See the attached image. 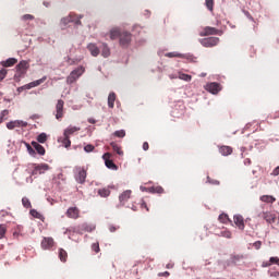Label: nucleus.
Listing matches in <instances>:
<instances>
[{"label": "nucleus", "instance_id": "nucleus-1", "mask_svg": "<svg viewBox=\"0 0 279 279\" xmlns=\"http://www.w3.org/2000/svg\"><path fill=\"white\" fill-rule=\"evenodd\" d=\"M87 170L84 167L74 168V178L78 184L86 182Z\"/></svg>", "mask_w": 279, "mask_h": 279}, {"label": "nucleus", "instance_id": "nucleus-2", "mask_svg": "<svg viewBox=\"0 0 279 279\" xmlns=\"http://www.w3.org/2000/svg\"><path fill=\"white\" fill-rule=\"evenodd\" d=\"M86 69L84 66H78L77 69L73 70L70 75L66 77L68 84H74V82L84 75Z\"/></svg>", "mask_w": 279, "mask_h": 279}, {"label": "nucleus", "instance_id": "nucleus-3", "mask_svg": "<svg viewBox=\"0 0 279 279\" xmlns=\"http://www.w3.org/2000/svg\"><path fill=\"white\" fill-rule=\"evenodd\" d=\"M15 69H16L15 77H25V73H27V70L29 69V62L21 61L15 66Z\"/></svg>", "mask_w": 279, "mask_h": 279}, {"label": "nucleus", "instance_id": "nucleus-4", "mask_svg": "<svg viewBox=\"0 0 279 279\" xmlns=\"http://www.w3.org/2000/svg\"><path fill=\"white\" fill-rule=\"evenodd\" d=\"M54 117L57 121H62L64 118V100L59 99L56 105Z\"/></svg>", "mask_w": 279, "mask_h": 279}, {"label": "nucleus", "instance_id": "nucleus-5", "mask_svg": "<svg viewBox=\"0 0 279 279\" xmlns=\"http://www.w3.org/2000/svg\"><path fill=\"white\" fill-rule=\"evenodd\" d=\"M219 37H207L201 39V45L207 48L217 47L219 45Z\"/></svg>", "mask_w": 279, "mask_h": 279}, {"label": "nucleus", "instance_id": "nucleus-6", "mask_svg": "<svg viewBox=\"0 0 279 279\" xmlns=\"http://www.w3.org/2000/svg\"><path fill=\"white\" fill-rule=\"evenodd\" d=\"M223 32L215 27L207 26L199 33V36H221Z\"/></svg>", "mask_w": 279, "mask_h": 279}, {"label": "nucleus", "instance_id": "nucleus-7", "mask_svg": "<svg viewBox=\"0 0 279 279\" xmlns=\"http://www.w3.org/2000/svg\"><path fill=\"white\" fill-rule=\"evenodd\" d=\"M132 43V34L129 32H122L120 35V47H130V44Z\"/></svg>", "mask_w": 279, "mask_h": 279}, {"label": "nucleus", "instance_id": "nucleus-8", "mask_svg": "<svg viewBox=\"0 0 279 279\" xmlns=\"http://www.w3.org/2000/svg\"><path fill=\"white\" fill-rule=\"evenodd\" d=\"M110 158H112V154H110V153H106L102 155V159L105 160L106 167L108 169H112L113 171H116L117 165Z\"/></svg>", "mask_w": 279, "mask_h": 279}, {"label": "nucleus", "instance_id": "nucleus-9", "mask_svg": "<svg viewBox=\"0 0 279 279\" xmlns=\"http://www.w3.org/2000/svg\"><path fill=\"white\" fill-rule=\"evenodd\" d=\"M8 130H14L15 128H27V122L23 120H14L7 123Z\"/></svg>", "mask_w": 279, "mask_h": 279}, {"label": "nucleus", "instance_id": "nucleus-10", "mask_svg": "<svg viewBox=\"0 0 279 279\" xmlns=\"http://www.w3.org/2000/svg\"><path fill=\"white\" fill-rule=\"evenodd\" d=\"M65 215L68 219H80V208L69 207Z\"/></svg>", "mask_w": 279, "mask_h": 279}, {"label": "nucleus", "instance_id": "nucleus-11", "mask_svg": "<svg viewBox=\"0 0 279 279\" xmlns=\"http://www.w3.org/2000/svg\"><path fill=\"white\" fill-rule=\"evenodd\" d=\"M258 217L264 218L267 223H276V214H272L271 211H263Z\"/></svg>", "mask_w": 279, "mask_h": 279}, {"label": "nucleus", "instance_id": "nucleus-12", "mask_svg": "<svg viewBox=\"0 0 279 279\" xmlns=\"http://www.w3.org/2000/svg\"><path fill=\"white\" fill-rule=\"evenodd\" d=\"M206 90L211 93V95H217L221 90V85L219 83H209L206 85Z\"/></svg>", "mask_w": 279, "mask_h": 279}, {"label": "nucleus", "instance_id": "nucleus-13", "mask_svg": "<svg viewBox=\"0 0 279 279\" xmlns=\"http://www.w3.org/2000/svg\"><path fill=\"white\" fill-rule=\"evenodd\" d=\"M45 171H49V165L47 163L38 165L33 170V175H41V173H45Z\"/></svg>", "mask_w": 279, "mask_h": 279}, {"label": "nucleus", "instance_id": "nucleus-14", "mask_svg": "<svg viewBox=\"0 0 279 279\" xmlns=\"http://www.w3.org/2000/svg\"><path fill=\"white\" fill-rule=\"evenodd\" d=\"M56 245L53 238H44L41 241V248L43 250H51Z\"/></svg>", "mask_w": 279, "mask_h": 279}, {"label": "nucleus", "instance_id": "nucleus-15", "mask_svg": "<svg viewBox=\"0 0 279 279\" xmlns=\"http://www.w3.org/2000/svg\"><path fill=\"white\" fill-rule=\"evenodd\" d=\"M233 221L235 226L239 228V230H245V220L243 219V216L235 215L233 217Z\"/></svg>", "mask_w": 279, "mask_h": 279}, {"label": "nucleus", "instance_id": "nucleus-16", "mask_svg": "<svg viewBox=\"0 0 279 279\" xmlns=\"http://www.w3.org/2000/svg\"><path fill=\"white\" fill-rule=\"evenodd\" d=\"M87 49L90 52V56H93L94 58H97V56H99L100 53V50H99V47H97V44H93V43L88 44Z\"/></svg>", "mask_w": 279, "mask_h": 279}, {"label": "nucleus", "instance_id": "nucleus-17", "mask_svg": "<svg viewBox=\"0 0 279 279\" xmlns=\"http://www.w3.org/2000/svg\"><path fill=\"white\" fill-rule=\"evenodd\" d=\"M132 196V191L131 190H126L124 191L120 196H119V201L120 204H125V202H128V199H130V197Z\"/></svg>", "mask_w": 279, "mask_h": 279}, {"label": "nucleus", "instance_id": "nucleus-18", "mask_svg": "<svg viewBox=\"0 0 279 279\" xmlns=\"http://www.w3.org/2000/svg\"><path fill=\"white\" fill-rule=\"evenodd\" d=\"M80 128L77 126H69L68 129L64 130L63 136H68L69 138H71V136H73V134H75V132H80Z\"/></svg>", "mask_w": 279, "mask_h": 279}, {"label": "nucleus", "instance_id": "nucleus-19", "mask_svg": "<svg viewBox=\"0 0 279 279\" xmlns=\"http://www.w3.org/2000/svg\"><path fill=\"white\" fill-rule=\"evenodd\" d=\"M19 60L16 58H9L5 61H1V66H4L5 69L10 66H14Z\"/></svg>", "mask_w": 279, "mask_h": 279}, {"label": "nucleus", "instance_id": "nucleus-20", "mask_svg": "<svg viewBox=\"0 0 279 279\" xmlns=\"http://www.w3.org/2000/svg\"><path fill=\"white\" fill-rule=\"evenodd\" d=\"M32 146L34 147V149H36V151H37V154H39V156H45L46 150L43 145H40L38 142H32Z\"/></svg>", "mask_w": 279, "mask_h": 279}, {"label": "nucleus", "instance_id": "nucleus-21", "mask_svg": "<svg viewBox=\"0 0 279 279\" xmlns=\"http://www.w3.org/2000/svg\"><path fill=\"white\" fill-rule=\"evenodd\" d=\"M121 29L112 28L109 33L110 40H117V38H121Z\"/></svg>", "mask_w": 279, "mask_h": 279}, {"label": "nucleus", "instance_id": "nucleus-22", "mask_svg": "<svg viewBox=\"0 0 279 279\" xmlns=\"http://www.w3.org/2000/svg\"><path fill=\"white\" fill-rule=\"evenodd\" d=\"M219 151L221 156H230L232 155V147L230 146H220Z\"/></svg>", "mask_w": 279, "mask_h": 279}, {"label": "nucleus", "instance_id": "nucleus-23", "mask_svg": "<svg viewBox=\"0 0 279 279\" xmlns=\"http://www.w3.org/2000/svg\"><path fill=\"white\" fill-rule=\"evenodd\" d=\"M47 77L39 78L37 81L31 82L26 85V88H36V86H40V84L45 83Z\"/></svg>", "mask_w": 279, "mask_h": 279}, {"label": "nucleus", "instance_id": "nucleus-24", "mask_svg": "<svg viewBox=\"0 0 279 279\" xmlns=\"http://www.w3.org/2000/svg\"><path fill=\"white\" fill-rule=\"evenodd\" d=\"M114 101H117V94L111 92L108 96V107L111 109L114 108Z\"/></svg>", "mask_w": 279, "mask_h": 279}, {"label": "nucleus", "instance_id": "nucleus-25", "mask_svg": "<svg viewBox=\"0 0 279 279\" xmlns=\"http://www.w3.org/2000/svg\"><path fill=\"white\" fill-rule=\"evenodd\" d=\"M271 265H278L279 266V257H270L269 262H266L263 264V267H271Z\"/></svg>", "mask_w": 279, "mask_h": 279}, {"label": "nucleus", "instance_id": "nucleus-26", "mask_svg": "<svg viewBox=\"0 0 279 279\" xmlns=\"http://www.w3.org/2000/svg\"><path fill=\"white\" fill-rule=\"evenodd\" d=\"M260 202H264L265 204H274V202H276V197L271 195H263L260 196Z\"/></svg>", "mask_w": 279, "mask_h": 279}, {"label": "nucleus", "instance_id": "nucleus-27", "mask_svg": "<svg viewBox=\"0 0 279 279\" xmlns=\"http://www.w3.org/2000/svg\"><path fill=\"white\" fill-rule=\"evenodd\" d=\"M110 145H111L113 151H116V154H118V156H123V150L121 149V146H119V144H117L116 142H112Z\"/></svg>", "mask_w": 279, "mask_h": 279}, {"label": "nucleus", "instance_id": "nucleus-28", "mask_svg": "<svg viewBox=\"0 0 279 279\" xmlns=\"http://www.w3.org/2000/svg\"><path fill=\"white\" fill-rule=\"evenodd\" d=\"M59 258L61 263H66V258H69V254L64 251V248L59 250Z\"/></svg>", "mask_w": 279, "mask_h": 279}, {"label": "nucleus", "instance_id": "nucleus-29", "mask_svg": "<svg viewBox=\"0 0 279 279\" xmlns=\"http://www.w3.org/2000/svg\"><path fill=\"white\" fill-rule=\"evenodd\" d=\"M98 195L100 197H110V189L104 187V189L98 190Z\"/></svg>", "mask_w": 279, "mask_h": 279}, {"label": "nucleus", "instance_id": "nucleus-30", "mask_svg": "<svg viewBox=\"0 0 279 279\" xmlns=\"http://www.w3.org/2000/svg\"><path fill=\"white\" fill-rule=\"evenodd\" d=\"M243 258H245L243 254L231 255V263L236 265V263H239L240 260H243Z\"/></svg>", "mask_w": 279, "mask_h": 279}, {"label": "nucleus", "instance_id": "nucleus-31", "mask_svg": "<svg viewBox=\"0 0 279 279\" xmlns=\"http://www.w3.org/2000/svg\"><path fill=\"white\" fill-rule=\"evenodd\" d=\"M101 56H102L104 58L110 57V48L108 47L107 44H104L102 51H101Z\"/></svg>", "mask_w": 279, "mask_h": 279}, {"label": "nucleus", "instance_id": "nucleus-32", "mask_svg": "<svg viewBox=\"0 0 279 279\" xmlns=\"http://www.w3.org/2000/svg\"><path fill=\"white\" fill-rule=\"evenodd\" d=\"M179 80H183V82H191V80H193V77L189 74L179 72Z\"/></svg>", "mask_w": 279, "mask_h": 279}, {"label": "nucleus", "instance_id": "nucleus-33", "mask_svg": "<svg viewBox=\"0 0 279 279\" xmlns=\"http://www.w3.org/2000/svg\"><path fill=\"white\" fill-rule=\"evenodd\" d=\"M73 21H75V19H73V14H70L69 16L63 17L61 23H63V25H69V23H73Z\"/></svg>", "mask_w": 279, "mask_h": 279}, {"label": "nucleus", "instance_id": "nucleus-34", "mask_svg": "<svg viewBox=\"0 0 279 279\" xmlns=\"http://www.w3.org/2000/svg\"><path fill=\"white\" fill-rule=\"evenodd\" d=\"M61 143H62L63 147L69 148V146L71 145V137L63 135Z\"/></svg>", "mask_w": 279, "mask_h": 279}, {"label": "nucleus", "instance_id": "nucleus-35", "mask_svg": "<svg viewBox=\"0 0 279 279\" xmlns=\"http://www.w3.org/2000/svg\"><path fill=\"white\" fill-rule=\"evenodd\" d=\"M166 58H184V54L179 52H168L166 53Z\"/></svg>", "mask_w": 279, "mask_h": 279}, {"label": "nucleus", "instance_id": "nucleus-36", "mask_svg": "<svg viewBox=\"0 0 279 279\" xmlns=\"http://www.w3.org/2000/svg\"><path fill=\"white\" fill-rule=\"evenodd\" d=\"M205 5H206V8H207L210 12H213V10H214V8H215V0H206V1H205Z\"/></svg>", "mask_w": 279, "mask_h": 279}, {"label": "nucleus", "instance_id": "nucleus-37", "mask_svg": "<svg viewBox=\"0 0 279 279\" xmlns=\"http://www.w3.org/2000/svg\"><path fill=\"white\" fill-rule=\"evenodd\" d=\"M117 138H125V130H119L113 133Z\"/></svg>", "mask_w": 279, "mask_h": 279}, {"label": "nucleus", "instance_id": "nucleus-38", "mask_svg": "<svg viewBox=\"0 0 279 279\" xmlns=\"http://www.w3.org/2000/svg\"><path fill=\"white\" fill-rule=\"evenodd\" d=\"M31 215L32 217H35V219H43V214L36 209H31Z\"/></svg>", "mask_w": 279, "mask_h": 279}, {"label": "nucleus", "instance_id": "nucleus-39", "mask_svg": "<svg viewBox=\"0 0 279 279\" xmlns=\"http://www.w3.org/2000/svg\"><path fill=\"white\" fill-rule=\"evenodd\" d=\"M37 143H47V133H41L37 136Z\"/></svg>", "mask_w": 279, "mask_h": 279}, {"label": "nucleus", "instance_id": "nucleus-40", "mask_svg": "<svg viewBox=\"0 0 279 279\" xmlns=\"http://www.w3.org/2000/svg\"><path fill=\"white\" fill-rule=\"evenodd\" d=\"M151 193H158L159 195H162V193H165V189H162V186H153Z\"/></svg>", "mask_w": 279, "mask_h": 279}, {"label": "nucleus", "instance_id": "nucleus-41", "mask_svg": "<svg viewBox=\"0 0 279 279\" xmlns=\"http://www.w3.org/2000/svg\"><path fill=\"white\" fill-rule=\"evenodd\" d=\"M23 143H24V145H25V147H26L28 154H29L31 156H34V154H36V150H34V148L32 147V145H29V143H27V142H23Z\"/></svg>", "mask_w": 279, "mask_h": 279}, {"label": "nucleus", "instance_id": "nucleus-42", "mask_svg": "<svg viewBox=\"0 0 279 279\" xmlns=\"http://www.w3.org/2000/svg\"><path fill=\"white\" fill-rule=\"evenodd\" d=\"M22 204H23L24 208H32V202H29V198H27V197L22 198Z\"/></svg>", "mask_w": 279, "mask_h": 279}, {"label": "nucleus", "instance_id": "nucleus-43", "mask_svg": "<svg viewBox=\"0 0 279 279\" xmlns=\"http://www.w3.org/2000/svg\"><path fill=\"white\" fill-rule=\"evenodd\" d=\"M218 219H219V222H220V223H228V221H229L228 215H226V214H221V215L218 217Z\"/></svg>", "mask_w": 279, "mask_h": 279}, {"label": "nucleus", "instance_id": "nucleus-44", "mask_svg": "<svg viewBox=\"0 0 279 279\" xmlns=\"http://www.w3.org/2000/svg\"><path fill=\"white\" fill-rule=\"evenodd\" d=\"M5 232H8V227H5V225H0V239L5 236Z\"/></svg>", "mask_w": 279, "mask_h": 279}, {"label": "nucleus", "instance_id": "nucleus-45", "mask_svg": "<svg viewBox=\"0 0 279 279\" xmlns=\"http://www.w3.org/2000/svg\"><path fill=\"white\" fill-rule=\"evenodd\" d=\"M23 232V226H17L16 230L13 232L14 239H19V235Z\"/></svg>", "mask_w": 279, "mask_h": 279}, {"label": "nucleus", "instance_id": "nucleus-46", "mask_svg": "<svg viewBox=\"0 0 279 279\" xmlns=\"http://www.w3.org/2000/svg\"><path fill=\"white\" fill-rule=\"evenodd\" d=\"M8 114H10V111L8 109L3 110L0 113V123H3V120L5 119V117H8Z\"/></svg>", "mask_w": 279, "mask_h": 279}, {"label": "nucleus", "instance_id": "nucleus-47", "mask_svg": "<svg viewBox=\"0 0 279 279\" xmlns=\"http://www.w3.org/2000/svg\"><path fill=\"white\" fill-rule=\"evenodd\" d=\"M221 236H223L225 239H232V232H230L229 230H225L221 231Z\"/></svg>", "mask_w": 279, "mask_h": 279}, {"label": "nucleus", "instance_id": "nucleus-48", "mask_svg": "<svg viewBox=\"0 0 279 279\" xmlns=\"http://www.w3.org/2000/svg\"><path fill=\"white\" fill-rule=\"evenodd\" d=\"M84 151H86L87 154H90V151H95V146L93 144H87L84 147Z\"/></svg>", "mask_w": 279, "mask_h": 279}, {"label": "nucleus", "instance_id": "nucleus-49", "mask_svg": "<svg viewBox=\"0 0 279 279\" xmlns=\"http://www.w3.org/2000/svg\"><path fill=\"white\" fill-rule=\"evenodd\" d=\"M5 75H8V70H0V82H2V80H5Z\"/></svg>", "mask_w": 279, "mask_h": 279}, {"label": "nucleus", "instance_id": "nucleus-50", "mask_svg": "<svg viewBox=\"0 0 279 279\" xmlns=\"http://www.w3.org/2000/svg\"><path fill=\"white\" fill-rule=\"evenodd\" d=\"M92 250H93V252H95L96 254H99V252H100L99 243H94V244L92 245Z\"/></svg>", "mask_w": 279, "mask_h": 279}, {"label": "nucleus", "instance_id": "nucleus-51", "mask_svg": "<svg viewBox=\"0 0 279 279\" xmlns=\"http://www.w3.org/2000/svg\"><path fill=\"white\" fill-rule=\"evenodd\" d=\"M22 21H34V15H32V14H24L22 16Z\"/></svg>", "mask_w": 279, "mask_h": 279}, {"label": "nucleus", "instance_id": "nucleus-52", "mask_svg": "<svg viewBox=\"0 0 279 279\" xmlns=\"http://www.w3.org/2000/svg\"><path fill=\"white\" fill-rule=\"evenodd\" d=\"M207 182H209V184H215L216 186H219V180H215V179H210V177L207 178Z\"/></svg>", "mask_w": 279, "mask_h": 279}, {"label": "nucleus", "instance_id": "nucleus-53", "mask_svg": "<svg viewBox=\"0 0 279 279\" xmlns=\"http://www.w3.org/2000/svg\"><path fill=\"white\" fill-rule=\"evenodd\" d=\"M253 247H255V250H260V247H263V242L262 241H256L253 244Z\"/></svg>", "mask_w": 279, "mask_h": 279}, {"label": "nucleus", "instance_id": "nucleus-54", "mask_svg": "<svg viewBox=\"0 0 279 279\" xmlns=\"http://www.w3.org/2000/svg\"><path fill=\"white\" fill-rule=\"evenodd\" d=\"M158 276H159V278H162V277L169 278V276H171V274L169 271H163V272H159Z\"/></svg>", "mask_w": 279, "mask_h": 279}, {"label": "nucleus", "instance_id": "nucleus-55", "mask_svg": "<svg viewBox=\"0 0 279 279\" xmlns=\"http://www.w3.org/2000/svg\"><path fill=\"white\" fill-rule=\"evenodd\" d=\"M119 228H120L119 226L110 225L109 226V231L110 232H117V230H119Z\"/></svg>", "mask_w": 279, "mask_h": 279}, {"label": "nucleus", "instance_id": "nucleus-56", "mask_svg": "<svg viewBox=\"0 0 279 279\" xmlns=\"http://www.w3.org/2000/svg\"><path fill=\"white\" fill-rule=\"evenodd\" d=\"M143 149H144V151H147L149 149V143L144 142L143 143Z\"/></svg>", "mask_w": 279, "mask_h": 279}, {"label": "nucleus", "instance_id": "nucleus-57", "mask_svg": "<svg viewBox=\"0 0 279 279\" xmlns=\"http://www.w3.org/2000/svg\"><path fill=\"white\" fill-rule=\"evenodd\" d=\"M271 175H279V166L272 170Z\"/></svg>", "mask_w": 279, "mask_h": 279}, {"label": "nucleus", "instance_id": "nucleus-58", "mask_svg": "<svg viewBox=\"0 0 279 279\" xmlns=\"http://www.w3.org/2000/svg\"><path fill=\"white\" fill-rule=\"evenodd\" d=\"M66 62H68V64H70V66L73 65V64H75L74 59H71L70 57H68Z\"/></svg>", "mask_w": 279, "mask_h": 279}, {"label": "nucleus", "instance_id": "nucleus-59", "mask_svg": "<svg viewBox=\"0 0 279 279\" xmlns=\"http://www.w3.org/2000/svg\"><path fill=\"white\" fill-rule=\"evenodd\" d=\"M244 165L250 167V165H252V160L250 158L244 159Z\"/></svg>", "mask_w": 279, "mask_h": 279}, {"label": "nucleus", "instance_id": "nucleus-60", "mask_svg": "<svg viewBox=\"0 0 279 279\" xmlns=\"http://www.w3.org/2000/svg\"><path fill=\"white\" fill-rule=\"evenodd\" d=\"M31 119L33 121H36V119H40V116L38 113H35V114L31 116Z\"/></svg>", "mask_w": 279, "mask_h": 279}, {"label": "nucleus", "instance_id": "nucleus-61", "mask_svg": "<svg viewBox=\"0 0 279 279\" xmlns=\"http://www.w3.org/2000/svg\"><path fill=\"white\" fill-rule=\"evenodd\" d=\"M0 215H1V217H8V215H10V213H8L7 210H1Z\"/></svg>", "mask_w": 279, "mask_h": 279}, {"label": "nucleus", "instance_id": "nucleus-62", "mask_svg": "<svg viewBox=\"0 0 279 279\" xmlns=\"http://www.w3.org/2000/svg\"><path fill=\"white\" fill-rule=\"evenodd\" d=\"M141 206L142 208H145L147 213H149V207H147V203L143 202Z\"/></svg>", "mask_w": 279, "mask_h": 279}, {"label": "nucleus", "instance_id": "nucleus-63", "mask_svg": "<svg viewBox=\"0 0 279 279\" xmlns=\"http://www.w3.org/2000/svg\"><path fill=\"white\" fill-rule=\"evenodd\" d=\"M81 19H82V15H80V17L75 21V24H76V25H82Z\"/></svg>", "mask_w": 279, "mask_h": 279}, {"label": "nucleus", "instance_id": "nucleus-64", "mask_svg": "<svg viewBox=\"0 0 279 279\" xmlns=\"http://www.w3.org/2000/svg\"><path fill=\"white\" fill-rule=\"evenodd\" d=\"M68 232H75V228H70L65 230V234H68Z\"/></svg>", "mask_w": 279, "mask_h": 279}]
</instances>
